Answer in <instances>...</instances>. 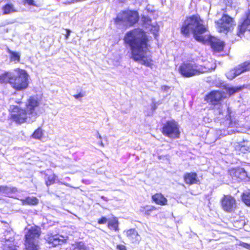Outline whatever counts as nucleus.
<instances>
[{"instance_id": "nucleus-15", "label": "nucleus", "mask_w": 250, "mask_h": 250, "mask_svg": "<svg viewBox=\"0 0 250 250\" xmlns=\"http://www.w3.org/2000/svg\"><path fill=\"white\" fill-rule=\"evenodd\" d=\"M41 173L44 175L45 184L47 187L55 184L58 181L57 175L51 169H47L44 171H41Z\"/></svg>"}, {"instance_id": "nucleus-44", "label": "nucleus", "mask_w": 250, "mask_h": 250, "mask_svg": "<svg viewBox=\"0 0 250 250\" xmlns=\"http://www.w3.org/2000/svg\"><path fill=\"white\" fill-rule=\"evenodd\" d=\"M16 103L19 104H21L22 103L21 101H17Z\"/></svg>"}, {"instance_id": "nucleus-43", "label": "nucleus", "mask_w": 250, "mask_h": 250, "mask_svg": "<svg viewBox=\"0 0 250 250\" xmlns=\"http://www.w3.org/2000/svg\"><path fill=\"white\" fill-rule=\"evenodd\" d=\"M161 88L163 90L166 91V90H167V89H168L169 88V87L168 86L165 85H162Z\"/></svg>"}, {"instance_id": "nucleus-19", "label": "nucleus", "mask_w": 250, "mask_h": 250, "mask_svg": "<svg viewBox=\"0 0 250 250\" xmlns=\"http://www.w3.org/2000/svg\"><path fill=\"white\" fill-rule=\"evenodd\" d=\"M125 235L127 238L131 241L132 243H139L141 240L140 236L135 229H130L125 231Z\"/></svg>"}, {"instance_id": "nucleus-11", "label": "nucleus", "mask_w": 250, "mask_h": 250, "mask_svg": "<svg viewBox=\"0 0 250 250\" xmlns=\"http://www.w3.org/2000/svg\"><path fill=\"white\" fill-rule=\"evenodd\" d=\"M220 202L221 208L227 213L234 212L237 207L236 200L230 194L224 195Z\"/></svg>"}, {"instance_id": "nucleus-8", "label": "nucleus", "mask_w": 250, "mask_h": 250, "mask_svg": "<svg viewBox=\"0 0 250 250\" xmlns=\"http://www.w3.org/2000/svg\"><path fill=\"white\" fill-rule=\"evenodd\" d=\"M161 132L164 136L171 139L179 138L181 134L179 125L173 119L167 121L163 124Z\"/></svg>"}, {"instance_id": "nucleus-28", "label": "nucleus", "mask_w": 250, "mask_h": 250, "mask_svg": "<svg viewBox=\"0 0 250 250\" xmlns=\"http://www.w3.org/2000/svg\"><path fill=\"white\" fill-rule=\"evenodd\" d=\"M18 190L16 187H9L6 186L4 194L5 196L9 198H13L14 194L18 192Z\"/></svg>"}, {"instance_id": "nucleus-17", "label": "nucleus", "mask_w": 250, "mask_h": 250, "mask_svg": "<svg viewBox=\"0 0 250 250\" xmlns=\"http://www.w3.org/2000/svg\"><path fill=\"white\" fill-rule=\"evenodd\" d=\"M183 180L186 185L189 186L200 183V180L195 172H186L183 175Z\"/></svg>"}, {"instance_id": "nucleus-21", "label": "nucleus", "mask_w": 250, "mask_h": 250, "mask_svg": "<svg viewBox=\"0 0 250 250\" xmlns=\"http://www.w3.org/2000/svg\"><path fill=\"white\" fill-rule=\"evenodd\" d=\"M157 209V208L154 206L146 205L140 207V212L143 216L149 217L151 215L153 211Z\"/></svg>"}, {"instance_id": "nucleus-29", "label": "nucleus", "mask_w": 250, "mask_h": 250, "mask_svg": "<svg viewBox=\"0 0 250 250\" xmlns=\"http://www.w3.org/2000/svg\"><path fill=\"white\" fill-rule=\"evenodd\" d=\"M241 198L247 206L250 207V190L243 192L241 195Z\"/></svg>"}, {"instance_id": "nucleus-30", "label": "nucleus", "mask_w": 250, "mask_h": 250, "mask_svg": "<svg viewBox=\"0 0 250 250\" xmlns=\"http://www.w3.org/2000/svg\"><path fill=\"white\" fill-rule=\"evenodd\" d=\"M245 88L244 85H240L236 87H228L226 88V90L229 96L234 94L240 92L241 90Z\"/></svg>"}, {"instance_id": "nucleus-20", "label": "nucleus", "mask_w": 250, "mask_h": 250, "mask_svg": "<svg viewBox=\"0 0 250 250\" xmlns=\"http://www.w3.org/2000/svg\"><path fill=\"white\" fill-rule=\"evenodd\" d=\"M46 242L52 247H55L61 244L62 240L57 234L48 233L45 238Z\"/></svg>"}, {"instance_id": "nucleus-40", "label": "nucleus", "mask_w": 250, "mask_h": 250, "mask_svg": "<svg viewBox=\"0 0 250 250\" xmlns=\"http://www.w3.org/2000/svg\"><path fill=\"white\" fill-rule=\"evenodd\" d=\"M66 33L65 35V39H68L69 38V36H70L71 31L68 29H65Z\"/></svg>"}, {"instance_id": "nucleus-7", "label": "nucleus", "mask_w": 250, "mask_h": 250, "mask_svg": "<svg viewBox=\"0 0 250 250\" xmlns=\"http://www.w3.org/2000/svg\"><path fill=\"white\" fill-rule=\"evenodd\" d=\"M10 118L18 124H21L29 121H34L30 119L29 115L25 108L18 105H12L10 108Z\"/></svg>"}, {"instance_id": "nucleus-12", "label": "nucleus", "mask_w": 250, "mask_h": 250, "mask_svg": "<svg viewBox=\"0 0 250 250\" xmlns=\"http://www.w3.org/2000/svg\"><path fill=\"white\" fill-rule=\"evenodd\" d=\"M226 98L225 93L219 90H212L204 97V100L212 105H217L221 104V102Z\"/></svg>"}, {"instance_id": "nucleus-5", "label": "nucleus", "mask_w": 250, "mask_h": 250, "mask_svg": "<svg viewBox=\"0 0 250 250\" xmlns=\"http://www.w3.org/2000/svg\"><path fill=\"white\" fill-rule=\"evenodd\" d=\"M15 71L17 74L13 75L10 84L13 88L17 91L26 89L28 86V74L25 70L20 68L16 69Z\"/></svg>"}, {"instance_id": "nucleus-35", "label": "nucleus", "mask_w": 250, "mask_h": 250, "mask_svg": "<svg viewBox=\"0 0 250 250\" xmlns=\"http://www.w3.org/2000/svg\"><path fill=\"white\" fill-rule=\"evenodd\" d=\"M142 22L144 24L150 25L151 19L148 17L143 16L142 17Z\"/></svg>"}, {"instance_id": "nucleus-16", "label": "nucleus", "mask_w": 250, "mask_h": 250, "mask_svg": "<svg viewBox=\"0 0 250 250\" xmlns=\"http://www.w3.org/2000/svg\"><path fill=\"white\" fill-rule=\"evenodd\" d=\"M249 25H250V10L246 13L243 21L238 25L236 35L240 37L244 36Z\"/></svg>"}, {"instance_id": "nucleus-36", "label": "nucleus", "mask_w": 250, "mask_h": 250, "mask_svg": "<svg viewBox=\"0 0 250 250\" xmlns=\"http://www.w3.org/2000/svg\"><path fill=\"white\" fill-rule=\"evenodd\" d=\"M108 219H107L105 217L102 216L100 219H99L98 220L97 222L100 225L104 224L107 222H108Z\"/></svg>"}, {"instance_id": "nucleus-25", "label": "nucleus", "mask_w": 250, "mask_h": 250, "mask_svg": "<svg viewBox=\"0 0 250 250\" xmlns=\"http://www.w3.org/2000/svg\"><path fill=\"white\" fill-rule=\"evenodd\" d=\"M22 205L23 206H35L38 204L39 200L36 197H26L24 199L21 200Z\"/></svg>"}, {"instance_id": "nucleus-39", "label": "nucleus", "mask_w": 250, "mask_h": 250, "mask_svg": "<svg viewBox=\"0 0 250 250\" xmlns=\"http://www.w3.org/2000/svg\"><path fill=\"white\" fill-rule=\"evenodd\" d=\"M116 249L118 250H127L126 247L124 245H117Z\"/></svg>"}, {"instance_id": "nucleus-23", "label": "nucleus", "mask_w": 250, "mask_h": 250, "mask_svg": "<svg viewBox=\"0 0 250 250\" xmlns=\"http://www.w3.org/2000/svg\"><path fill=\"white\" fill-rule=\"evenodd\" d=\"M226 126L228 127H232L236 126L238 124V121L234 115H232L230 111H228L226 115Z\"/></svg>"}, {"instance_id": "nucleus-33", "label": "nucleus", "mask_w": 250, "mask_h": 250, "mask_svg": "<svg viewBox=\"0 0 250 250\" xmlns=\"http://www.w3.org/2000/svg\"><path fill=\"white\" fill-rule=\"evenodd\" d=\"M43 132L41 127H39L33 133L32 136L36 139H41L43 136Z\"/></svg>"}, {"instance_id": "nucleus-1", "label": "nucleus", "mask_w": 250, "mask_h": 250, "mask_svg": "<svg viewBox=\"0 0 250 250\" xmlns=\"http://www.w3.org/2000/svg\"><path fill=\"white\" fill-rule=\"evenodd\" d=\"M192 31L193 37L197 42L203 44H208L214 52H220L224 50L225 42L210 35L206 38L202 34L208 31V27L204 23V21L198 14L187 17L180 27V31L186 37L189 36Z\"/></svg>"}, {"instance_id": "nucleus-13", "label": "nucleus", "mask_w": 250, "mask_h": 250, "mask_svg": "<svg viewBox=\"0 0 250 250\" xmlns=\"http://www.w3.org/2000/svg\"><path fill=\"white\" fill-rule=\"evenodd\" d=\"M249 71H250V61H245L229 70L227 73L226 76L229 79L232 80L237 76Z\"/></svg>"}, {"instance_id": "nucleus-14", "label": "nucleus", "mask_w": 250, "mask_h": 250, "mask_svg": "<svg viewBox=\"0 0 250 250\" xmlns=\"http://www.w3.org/2000/svg\"><path fill=\"white\" fill-rule=\"evenodd\" d=\"M228 175L231 179L240 182L247 177V172L244 168L237 167L232 168L228 170Z\"/></svg>"}, {"instance_id": "nucleus-32", "label": "nucleus", "mask_w": 250, "mask_h": 250, "mask_svg": "<svg viewBox=\"0 0 250 250\" xmlns=\"http://www.w3.org/2000/svg\"><path fill=\"white\" fill-rule=\"evenodd\" d=\"M2 250H17L16 245L14 243L9 240L5 241L2 246Z\"/></svg>"}, {"instance_id": "nucleus-22", "label": "nucleus", "mask_w": 250, "mask_h": 250, "mask_svg": "<svg viewBox=\"0 0 250 250\" xmlns=\"http://www.w3.org/2000/svg\"><path fill=\"white\" fill-rule=\"evenodd\" d=\"M107 226L110 230L116 232H119L120 230L119 222L118 218L115 216L112 217L110 219H108Z\"/></svg>"}, {"instance_id": "nucleus-9", "label": "nucleus", "mask_w": 250, "mask_h": 250, "mask_svg": "<svg viewBox=\"0 0 250 250\" xmlns=\"http://www.w3.org/2000/svg\"><path fill=\"white\" fill-rule=\"evenodd\" d=\"M216 28L219 33L226 34L233 29L235 25L234 19L227 14H223L221 17L215 21Z\"/></svg>"}, {"instance_id": "nucleus-4", "label": "nucleus", "mask_w": 250, "mask_h": 250, "mask_svg": "<svg viewBox=\"0 0 250 250\" xmlns=\"http://www.w3.org/2000/svg\"><path fill=\"white\" fill-rule=\"evenodd\" d=\"M204 68L191 60L183 62L179 66V71L182 76L189 78L204 73Z\"/></svg>"}, {"instance_id": "nucleus-2", "label": "nucleus", "mask_w": 250, "mask_h": 250, "mask_svg": "<svg viewBox=\"0 0 250 250\" xmlns=\"http://www.w3.org/2000/svg\"><path fill=\"white\" fill-rule=\"evenodd\" d=\"M124 43L128 45L131 51V58L136 62L147 67H151L153 60L151 57L144 55L149 51L151 46L149 44V38L143 29L135 28L127 31L124 37Z\"/></svg>"}, {"instance_id": "nucleus-34", "label": "nucleus", "mask_w": 250, "mask_h": 250, "mask_svg": "<svg viewBox=\"0 0 250 250\" xmlns=\"http://www.w3.org/2000/svg\"><path fill=\"white\" fill-rule=\"evenodd\" d=\"M42 0H23L24 3L27 4L29 5L38 6L39 3Z\"/></svg>"}, {"instance_id": "nucleus-18", "label": "nucleus", "mask_w": 250, "mask_h": 250, "mask_svg": "<svg viewBox=\"0 0 250 250\" xmlns=\"http://www.w3.org/2000/svg\"><path fill=\"white\" fill-rule=\"evenodd\" d=\"M151 200L155 204L161 206H166L168 203L167 198L161 192H157L152 195Z\"/></svg>"}, {"instance_id": "nucleus-41", "label": "nucleus", "mask_w": 250, "mask_h": 250, "mask_svg": "<svg viewBox=\"0 0 250 250\" xmlns=\"http://www.w3.org/2000/svg\"><path fill=\"white\" fill-rule=\"evenodd\" d=\"M74 97L76 99H78L80 98H82L83 96V95L82 93H79L78 94H75L74 96Z\"/></svg>"}, {"instance_id": "nucleus-10", "label": "nucleus", "mask_w": 250, "mask_h": 250, "mask_svg": "<svg viewBox=\"0 0 250 250\" xmlns=\"http://www.w3.org/2000/svg\"><path fill=\"white\" fill-rule=\"evenodd\" d=\"M41 104L40 99L36 96L29 97L25 103V108L28 113L30 119H33L34 121H35L38 116Z\"/></svg>"}, {"instance_id": "nucleus-37", "label": "nucleus", "mask_w": 250, "mask_h": 250, "mask_svg": "<svg viewBox=\"0 0 250 250\" xmlns=\"http://www.w3.org/2000/svg\"><path fill=\"white\" fill-rule=\"evenodd\" d=\"M238 245L249 250H250V244L243 242H240Z\"/></svg>"}, {"instance_id": "nucleus-31", "label": "nucleus", "mask_w": 250, "mask_h": 250, "mask_svg": "<svg viewBox=\"0 0 250 250\" xmlns=\"http://www.w3.org/2000/svg\"><path fill=\"white\" fill-rule=\"evenodd\" d=\"M7 52L10 55V60L11 61L20 62V54L15 51L11 50L9 48L7 49Z\"/></svg>"}, {"instance_id": "nucleus-26", "label": "nucleus", "mask_w": 250, "mask_h": 250, "mask_svg": "<svg viewBox=\"0 0 250 250\" xmlns=\"http://www.w3.org/2000/svg\"><path fill=\"white\" fill-rule=\"evenodd\" d=\"M235 149L239 155L250 152V148L248 146L241 144L237 145L235 146Z\"/></svg>"}, {"instance_id": "nucleus-27", "label": "nucleus", "mask_w": 250, "mask_h": 250, "mask_svg": "<svg viewBox=\"0 0 250 250\" xmlns=\"http://www.w3.org/2000/svg\"><path fill=\"white\" fill-rule=\"evenodd\" d=\"M13 75L9 72H5L0 75V83H9L13 78Z\"/></svg>"}, {"instance_id": "nucleus-6", "label": "nucleus", "mask_w": 250, "mask_h": 250, "mask_svg": "<svg viewBox=\"0 0 250 250\" xmlns=\"http://www.w3.org/2000/svg\"><path fill=\"white\" fill-rule=\"evenodd\" d=\"M139 20L138 12L136 10H125L122 11L114 19L116 24L125 22L129 26H133Z\"/></svg>"}, {"instance_id": "nucleus-42", "label": "nucleus", "mask_w": 250, "mask_h": 250, "mask_svg": "<svg viewBox=\"0 0 250 250\" xmlns=\"http://www.w3.org/2000/svg\"><path fill=\"white\" fill-rule=\"evenodd\" d=\"M5 188L6 186H0V192L4 193Z\"/></svg>"}, {"instance_id": "nucleus-3", "label": "nucleus", "mask_w": 250, "mask_h": 250, "mask_svg": "<svg viewBox=\"0 0 250 250\" xmlns=\"http://www.w3.org/2000/svg\"><path fill=\"white\" fill-rule=\"evenodd\" d=\"M42 234V229L40 226L34 225L27 229L24 237L25 250H39V245L38 239Z\"/></svg>"}, {"instance_id": "nucleus-24", "label": "nucleus", "mask_w": 250, "mask_h": 250, "mask_svg": "<svg viewBox=\"0 0 250 250\" xmlns=\"http://www.w3.org/2000/svg\"><path fill=\"white\" fill-rule=\"evenodd\" d=\"M2 13L4 15L9 14L17 11L14 4L11 1H9L2 7Z\"/></svg>"}, {"instance_id": "nucleus-38", "label": "nucleus", "mask_w": 250, "mask_h": 250, "mask_svg": "<svg viewBox=\"0 0 250 250\" xmlns=\"http://www.w3.org/2000/svg\"><path fill=\"white\" fill-rule=\"evenodd\" d=\"M77 250H87L86 247L81 242L79 243L77 247Z\"/></svg>"}]
</instances>
